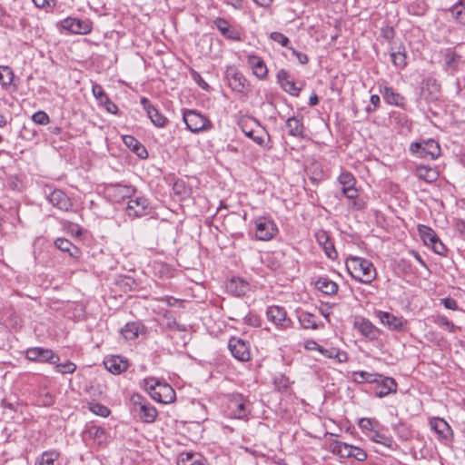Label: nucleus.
<instances>
[{
    "mask_svg": "<svg viewBox=\"0 0 465 465\" xmlns=\"http://www.w3.org/2000/svg\"><path fill=\"white\" fill-rule=\"evenodd\" d=\"M286 128L288 134L294 137H302L304 132V125L302 116H292L286 120Z\"/></svg>",
    "mask_w": 465,
    "mask_h": 465,
    "instance_id": "nucleus-24",
    "label": "nucleus"
},
{
    "mask_svg": "<svg viewBox=\"0 0 465 465\" xmlns=\"http://www.w3.org/2000/svg\"><path fill=\"white\" fill-rule=\"evenodd\" d=\"M147 401L139 393L132 394L130 398L131 411L134 412L140 409V406L146 403Z\"/></svg>",
    "mask_w": 465,
    "mask_h": 465,
    "instance_id": "nucleus-48",
    "label": "nucleus"
},
{
    "mask_svg": "<svg viewBox=\"0 0 465 465\" xmlns=\"http://www.w3.org/2000/svg\"><path fill=\"white\" fill-rule=\"evenodd\" d=\"M183 122L192 133H199L212 127L210 120L194 110H186L183 113Z\"/></svg>",
    "mask_w": 465,
    "mask_h": 465,
    "instance_id": "nucleus-4",
    "label": "nucleus"
},
{
    "mask_svg": "<svg viewBox=\"0 0 465 465\" xmlns=\"http://www.w3.org/2000/svg\"><path fill=\"white\" fill-rule=\"evenodd\" d=\"M150 203L148 199L143 196H137L134 199L130 198L126 207V213L129 217H142L149 213Z\"/></svg>",
    "mask_w": 465,
    "mask_h": 465,
    "instance_id": "nucleus-10",
    "label": "nucleus"
},
{
    "mask_svg": "<svg viewBox=\"0 0 465 465\" xmlns=\"http://www.w3.org/2000/svg\"><path fill=\"white\" fill-rule=\"evenodd\" d=\"M381 375L378 373H371L368 371H355L353 373V381L356 382H370L374 383L378 382V378H381Z\"/></svg>",
    "mask_w": 465,
    "mask_h": 465,
    "instance_id": "nucleus-38",
    "label": "nucleus"
},
{
    "mask_svg": "<svg viewBox=\"0 0 465 465\" xmlns=\"http://www.w3.org/2000/svg\"><path fill=\"white\" fill-rule=\"evenodd\" d=\"M431 429L442 439H448L452 435L451 428L441 418H434L430 420Z\"/></svg>",
    "mask_w": 465,
    "mask_h": 465,
    "instance_id": "nucleus-26",
    "label": "nucleus"
},
{
    "mask_svg": "<svg viewBox=\"0 0 465 465\" xmlns=\"http://www.w3.org/2000/svg\"><path fill=\"white\" fill-rule=\"evenodd\" d=\"M299 322L305 329H317L316 316L307 312H302L299 314Z\"/></svg>",
    "mask_w": 465,
    "mask_h": 465,
    "instance_id": "nucleus-42",
    "label": "nucleus"
},
{
    "mask_svg": "<svg viewBox=\"0 0 465 465\" xmlns=\"http://www.w3.org/2000/svg\"><path fill=\"white\" fill-rule=\"evenodd\" d=\"M88 433L94 439L99 440V443L105 440V431L103 428L98 426H92L88 430Z\"/></svg>",
    "mask_w": 465,
    "mask_h": 465,
    "instance_id": "nucleus-50",
    "label": "nucleus"
},
{
    "mask_svg": "<svg viewBox=\"0 0 465 465\" xmlns=\"http://www.w3.org/2000/svg\"><path fill=\"white\" fill-rule=\"evenodd\" d=\"M92 92L94 96L96 98V100L100 103L104 101V99L107 96V94L104 93L102 85L98 84H93Z\"/></svg>",
    "mask_w": 465,
    "mask_h": 465,
    "instance_id": "nucleus-55",
    "label": "nucleus"
},
{
    "mask_svg": "<svg viewBox=\"0 0 465 465\" xmlns=\"http://www.w3.org/2000/svg\"><path fill=\"white\" fill-rule=\"evenodd\" d=\"M140 326L136 322H128L121 330V333L125 340L131 341L138 337Z\"/></svg>",
    "mask_w": 465,
    "mask_h": 465,
    "instance_id": "nucleus-39",
    "label": "nucleus"
},
{
    "mask_svg": "<svg viewBox=\"0 0 465 465\" xmlns=\"http://www.w3.org/2000/svg\"><path fill=\"white\" fill-rule=\"evenodd\" d=\"M133 152L137 154L140 158H146L148 156V153H147V150L145 149V147L142 144V143H139L134 150Z\"/></svg>",
    "mask_w": 465,
    "mask_h": 465,
    "instance_id": "nucleus-63",
    "label": "nucleus"
},
{
    "mask_svg": "<svg viewBox=\"0 0 465 465\" xmlns=\"http://www.w3.org/2000/svg\"><path fill=\"white\" fill-rule=\"evenodd\" d=\"M225 77L230 88L237 93H242L245 88L246 79L236 67L228 66L225 71Z\"/></svg>",
    "mask_w": 465,
    "mask_h": 465,
    "instance_id": "nucleus-11",
    "label": "nucleus"
},
{
    "mask_svg": "<svg viewBox=\"0 0 465 465\" xmlns=\"http://www.w3.org/2000/svg\"><path fill=\"white\" fill-rule=\"evenodd\" d=\"M141 104L143 109L146 111L148 117L151 122L157 127H164L168 122L167 118L163 115L153 105L151 104L150 101L143 97Z\"/></svg>",
    "mask_w": 465,
    "mask_h": 465,
    "instance_id": "nucleus-16",
    "label": "nucleus"
},
{
    "mask_svg": "<svg viewBox=\"0 0 465 465\" xmlns=\"http://www.w3.org/2000/svg\"><path fill=\"white\" fill-rule=\"evenodd\" d=\"M382 94L387 101L388 104H393V105H401L403 101V97L396 93L391 87H384L382 91Z\"/></svg>",
    "mask_w": 465,
    "mask_h": 465,
    "instance_id": "nucleus-40",
    "label": "nucleus"
},
{
    "mask_svg": "<svg viewBox=\"0 0 465 465\" xmlns=\"http://www.w3.org/2000/svg\"><path fill=\"white\" fill-rule=\"evenodd\" d=\"M316 239L319 244L322 246L326 255L329 258L335 259L337 257V252L326 232L320 231L316 232Z\"/></svg>",
    "mask_w": 465,
    "mask_h": 465,
    "instance_id": "nucleus-25",
    "label": "nucleus"
},
{
    "mask_svg": "<svg viewBox=\"0 0 465 465\" xmlns=\"http://www.w3.org/2000/svg\"><path fill=\"white\" fill-rule=\"evenodd\" d=\"M435 322L440 326L447 327L450 332H456L457 326H455L454 323L449 321L445 316H438Z\"/></svg>",
    "mask_w": 465,
    "mask_h": 465,
    "instance_id": "nucleus-54",
    "label": "nucleus"
},
{
    "mask_svg": "<svg viewBox=\"0 0 465 465\" xmlns=\"http://www.w3.org/2000/svg\"><path fill=\"white\" fill-rule=\"evenodd\" d=\"M289 49L292 50V54L297 57L302 64H306L308 63L309 59L307 54L298 52L292 47H289Z\"/></svg>",
    "mask_w": 465,
    "mask_h": 465,
    "instance_id": "nucleus-62",
    "label": "nucleus"
},
{
    "mask_svg": "<svg viewBox=\"0 0 465 465\" xmlns=\"http://www.w3.org/2000/svg\"><path fill=\"white\" fill-rule=\"evenodd\" d=\"M415 173L419 179L423 180L427 183H432L436 181L439 175L437 171L434 170L433 168L423 165L418 166L416 168Z\"/></svg>",
    "mask_w": 465,
    "mask_h": 465,
    "instance_id": "nucleus-32",
    "label": "nucleus"
},
{
    "mask_svg": "<svg viewBox=\"0 0 465 465\" xmlns=\"http://www.w3.org/2000/svg\"><path fill=\"white\" fill-rule=\"evenodd\" d=\"M48 202L61 211H69L73 207L71 199L61 190L55 189L47 196Z\"/></svg>",
    "mask_w": 465,
    "mask_h": 465,
    "instance_id": "nucleus-14",
    "label": "nucleus"
},
{
    "mask_svg": "<svg viewBox=\"0 0 465 465\" xmlns=\"http://www.w3.org/2000/svg\"><path fill=\"white\" fill-rule=\"evenodd\" d=\"M134 413L138 414L140 419L146 423L153 422L157 417L156 409L148 401L143 405L140 406V409L138 411H135Z\"/></svg>",
    "mask_w": 465,
    "mask_h": 465,
    "instance_id": "nucleus-28",
    "label": "nucleus"
},
{
    "mask_svg": "<svg viewBox=\"0 0 465 465\" xmlns=\"http://www.w3.org/2000/svg\"><path fill=\"white\" fill-rule=\"evenodd\" d=\"M331 450L333 454H336L341 458H350L351 445L341 441H334L331 444Z\"/></svg>",
    "mask_w": 465,
    "mask_h": 465,
    "instance_id": "nucleus-35",
    "label": "nucleus"
},
{
    "mask_svg": "<svg viewBox=\"0 0 465 465\" xmlns=\"http://www.w3.org/2000/svg\"><path fill=\"white\" fill-rule=\"evenodd\" d=\"M228 347L235 359L242 361H245L250 359L249 347L242 339L235 337L231 338Z\"/></svg>",
    "mask_w": 465,
    "mask_h": 465,
    "instance_id": "nucleus-13",
    "label": "nucleus"
},
{
    "mask_svg": "<svg viewBox=\"0 0 465 465\" xmlns=\"http://www.w3.org/2000/svg\"><path fill=\"white\" fill-rule=\"evenodd\" d=\"M316 288L327 295L335 294L338 291V284L328 278L321 277L315 283Z\"/></svg>",
    "mask_w": 465,
    "mask_h": 465,
    "instance_id": "nucleus-30",
    "label": "nucleus"
},
{
    "mask_svg": "<svg viewBox=\"0 0 465 465\" xmlns=\"http://www.w3.org/2000/svg\"><path fill=\"white\" fill-rule=\"evenodd\" d=\"M277 81L285 92L293 96L299 95L302 87L296 86V84L291 79V76L286 70L281 69L278 71Z\"/></svg>",
    "mask_w": 465,
    "mask_h": 465,
    "instance_id": "nucleus-19",
    "label": "nucleus"
},
{
    "mask_svg": "<svg viewBox=\"0 0 465 465\" xmlns=\"http://www.w3.org/2000/svg\"><path fill=\"white\" fill-rule=\"evenodd\" d=\"M319 351L326 358L336 359L339 362H344L348 359L346 352L333 347L325 349L322 346Z\"/></svg>",
    "mask_w": 465,
    "mask_h": 465,
    "instance_id": "nucleus-34",
    "label": "nucleus"
},
{
    "mask_svg": "<svg viewBox=\"0 0 465 465\" xmlns=\"http://www.w3.org/2000/svg\"><path fill=\"white\" fill-rule=\"evenodd\" d=\"M26 359L31 361L37 362H47V363H56L60 361V357L55 354L50 349H45L41 347H33L27 349L25 352Z\"/></svg>",
    "mask_w": 465,
    "mask_h": 465,
    "instance_id": "nucleus-6",
    "label": "nucleus"
},
{
    "mask_svg": "<svg viewBox=\"0 0 465 465\" xmlns=\"http://www.w3.org/2000/svg\"><path fill=\"white\" fill-rule=\"evenodd\" d=\"M228 410L231 417L244 419L250 413L247 401L240 394L232 395L228 402Z\"/></svg>",
    "mask_w": 465,
    "mask_h": 465,
    "instance_id": "nucleus-9",
    "label": "nucleus"
},
{
    "mask_svg": "<svg viewBox=\"0 0 465 465\" xmlns=\"http://www.w3.org/2000/svg\"><path fill=\"white\" fill-rule=\"evenodd\" d=\"M33 121L38 124H47L50 121L48 114L44 111H38L32 116Z\"/></svg>",
    "mask_w": 465,
    "mask_h": 465,
    "instance_id": "nucleus-52",
    "label": "nucleus"
},
{
    "mask_svg": "<svg viewBox=\"0 0 465 465\" xmlns=\"http://www.w3.org/2000/svg\"><path fill=\"white\" fill-rule=\"evenodd\" d=\"M377 316L381 323L391 330H401L402 327L401 319L390 312L380 311L377 312Z\"/></svg>",
    "mask_w": 465,
    "mask_h": 465,
    "instance_id": "nucleus-27",
    "label": "nucleus"
},
{
    "mask_svg": "<svg viewBox=\"0 0 465 465\" xmlns=\"http://www.w3.org/2000/svg\"><path fill=\"white\" fill-rule=\"evenodd\" d=\"M214 25L219 32L226 38L233 41H241V34L223 18H217Z\"/></svg>",
    "mask_w": 465,
    "mask_h": 465,
    "instance_id": "nucleus-21",
    "label": "nucleus"
},
{
    "mask_svg": "<svg viewBox=\"0 0 465 465\" xmlns=\"http://www.w3.org/2000/svg\"><path fill=\"white\" fill-rule=\"evenodd\" d=\"M248 282L240 278H232L226 286L227 290L236 296H242L245 294V292L248 291Z\"/></svg>",
    "mask_w": 465,
    "mask_h": 465,
    "instance_id": "nucleus-29",
    "label": "nucleus"
},
{
    "mask_svg": "<svg viewBox=\"0 0 465 465\" xmlns=\"http://www.w3.org/2000/svg\"><path fill=\"white\" fill-rule=\"evenodd\" d=\"M418 232L426 245H430L435 242L438 238L436 232L426 225L420 224L418 226Z\"/></svg>",
    "mask_w": 465,
    "mask_h": 465,
    "instance_id": "nucleus-36",
    "label": "nucleus"
},
{
    "mask_svg": "<svg viewBox=\"0 0 465 465\" xmlns=\"http://www.w3.org/2000/svg\"><path fill=\"white\" fill-rule=\"evenodd\" d=\"M375 383L374 393L379 398L385 397L397 391V383L392 378L381 376L378 378V382Z\"/></svg>",
    "mask_w": 465,
    "mask_h": 465,
    "instance_id": "nucleus-17",
    "label": "nucleus"
},
{
    "mask_svg": "<svg viewBox=\"0 0 465 465\" xmlns=\"http://www.w3.org/2000/svg\"><path fill=\"white\" fill-rule=\"evenodd\" d=\"M354 327L366 338L375 340L378 338L379 331L377 328L367 319L363 317H355Z\"/></svg>",
    "mask_w": 465,
    "mask_h": 465,
    "instance_id": "nucleus-18",
    "label": "nucleus"
},
{
    "mask_svg": "<svg viewBox=\"0 0 465 465\" xmlns=\"http://www.w3.org/2000/svg\"><path fill=\"white\" fill-rule=\"evenodd\" d=\"M177 465H204L201 455L196 453H182Z\"/></svg>",
    "mask_w": 465,
    "mask_h": 465,
    "instance_id": "nucleus-33",
    "label": "nucleus"
},
{
    "mask_svg": "<svg viewBox=\"0 0 465 465\" xmlns=\"http://www.w3.org/2000/svg\"><path fill=\"white\" fill-rule=\"evenodd\" d=\"M55 246L62 252H68L71 256H74L78 252V249L69 240L59 238L54 242Z\"/></svg>",
    "mask_w": 465,
    "mask_h": 465,
    "instance_id": "nucleus-43",
    "label": "nucleus"
},
{
    "mask_svg": "<svg viewBox=\"0 0 465 465\" xmlns=\"http://www.w3.org/2000/svg\"><path fill=\"white\" fill-rule=\"evenodd\" d=\"M53 364L55 365L56 371L60 372V373H64V374L73 373L76 370V365L69 361H67L64 363H59V361H58V362L53 363Z\"/></svg>",
    "mask_w": 465,
    "mask_h": 465,
    "instance_id": "nucleus-47",
    "label": "nucleus"
},
{
    "mask_svg": "<svg viewBox=\"0 0 465 465\" xmlns=\"http://www.w3.org/2000/svg\"><path fill=\"white\" fill-rule=\"evenodd\" d=\"M144 386L150 396L155 401L167 404L175 400L174 390L166 382L160 381L154 377L146 378Z\"/></svg>",
    "mask_w": 465,
    "mask_h": 465,
    "instance_id": "nucleus-2",
    "label": "nucleus"
},
{
    "mask_svg": "<svg viewBox=\"0 0 465 465\" xmlns=\"http://www.w3.org/2000/svg\"><path fill=\"white\" fill-rule=\"evenodd\" d=\"M450 13L457 23L465 25V0H460L450 8Z\"/></svg>",
    "mask_w": 465,
    "mask_h": 465,
    "instance_id": "nucleus-37",
    "label": "nucleus"
},
{
    "mask_svg": "<svg viewBox=\"0 0 465 465\" xmlns=\"http://www.w3.org/2000/svg\"><path fill=\"white\" fill-rule=\"evenodd\" d=\"M124 143L127 147H129L132 151L140 143L138 140L131 135H126L124 137Z\"/></svg>",
    "mask_w": 465,
    "mask_h": 465,
    "instance_id": "nucleus-60",
    "label": "nucleus"
},
{
    "mask_svg": "<svg viewBox=\"0 0 465 465\" xmlns=\"http://www.w3.org/2000/svg\"><path fill=\"white\" fill-rule=\"evenodd\" d=\"M89 410L102 417H107L110 414V410L106 406L100 403H91Z\"/></svg>",
    "mask_w": 465,
    "mask_h": 465,
    "instance_id": "nucleus-49",
    "label": "nucleus"
},
{
    "mask_svg": "<svg viewBox=\"0 0 465 465\" xmlns=\"http://www.w3.org/2000/svg\"><path fill=\"white\" fill-rule=\"evenodd\" d=\"M441 303L444 305V307H445L446 309L453 310V311H455V310H457V309H458V303H457V302H456L454 299H452V298H450V297H448V298H443V299L441 300Z\"/></svg>",
    "mask_w": 465,
    "mask_h": 465,
    "instance_id": "nucleus-59",
    "label": "nucleus"
},
{
    "mask_svg": "<svg viewBox=\"0 0 465 465\" xmlns=\"http://www.w3.org/2000/svg\"><path fill=\"white\" fill-rule=\"evenodd\" d=\"M391 62L393 63V64L396 67H398L400 69H403L407 65V61H406L407 56H406L405 52H401V51L391 52Z\"/></svg>",
    "mask_w": 465,
    "mask_h": 465,
    "instance_id": "nucleus-45",
    "label": "nucleus"
},
{
    "mask_svg": "<svg viewBox=\"0 0 465 465\" xmlns=\"http://www.w3.org/2000/svg\"><path fill=\"white\" fill-rule=\"evenodd\" d=\"M430 84L433 87V96L431 99H437L438 94L440 93V85L436 83V80L431 78L426 80V85L429 86Z\"/></svg>",
    "mask_w": 465,
    "mask_h": 465,
    "instance_id": "nucleus-61",
    "label": "nucleus"
},
{
    "mask_svg": "<svg viewBox=\"0 0 465 465\" xmlns=\"http://www.w3.org/2000/svg\"><path fill=\"white\" fill-rule=\"evenodd\" d=\"M350 458H354L359 461H363L367 459V453L362 449L351 445Z\"/></svg>",
    "mask_w": 465,
    "mask_h": 465,
    "instance_id": "nucleus-53",
    "label": "nucleus"
},
{
    "mask_svg": "<svg viewBox=\"0 0 465 465\" xmlns=\"http://www.w3.org/2000/svg\"><path fill=\"white\" fill-rule=\"evenodd\" d=\"M338 183L341 186L342 194L349 200H351V205L353 208L357 210H361L362 208V204L356 201V198L359 195L358 190L355 187L356 179L352 173L350 172H341L338 177Z\"/></svg>",
    "mask_w": 465,
    "mask_h": 465,
    "instance_id": "nucleus-3",
    "label": "nucleus"
},
{
    "mask_svg": "<svg viewBox=\"0 0 465 465\" xmlns=\"http://www.w3.org/2000/svg\"><path fill=\"white\" fill-rule=\"evenodd\" d=\"M444 69L450 74L459 70L461 64V56L453 51L448 50L444 54Z\"/></svg>",
    "mask_w": 465,
    "mask_h": 465,
    "instance_id": "nucleus-23",
    "label": "nucleus"
},
{
    "mask_svg": "<svg viewBox=\"0 0 465 465\" xmlns=\"http://www.w3.org/2000/svg\"><path fill=\"white\" fill-rule=\"evenodd\" d=\"M106 197L114 202L120 203L125 198H131L135 192V189L130 185H124L121 183L109 184L105 187Z\"/></svg>",
    "mask_w": 465,
    "mask_h": 465,
    "instance_id": "nucleus-8",
    "label": "nucleus"
},
{
    "mask_svg": "<svg viewBox=\"0 0 465 465\" xmlns=\"http://www.w3.org/2000/svg\"><path fill=\"white\" fill-rule=\"evenodd\" d=\"M60 454L56 450L45 451L35 461V465H54Z\"/></svg>",
    "mask_w": 465,
    "mask_h": 465,
    "instance_id": "nucleus-41",
    "label": "nucleus"
},
{
    "mask_svg": "<svg viewBox=\"0 0 465 465\" xmlns=\"http://www.w3.org/2000/svg\"><path fill=\"white\" fill-rule=\"evenodd\" d=\"M346 268L351 277L361 282L371 283L376 278L373 264L364 258L357 256L347 258Z\"/></svg>",
    "mask_w": 465,
    "mask_h": 465,
    "instance_id": "nucleus-1",
    "label": "nucleus"
},
{
    "mask_svg": "<svg viewBox=\"0 0 465 465\" xmlns=\"http://www.w3.org/2000/svg\"><path fill=\"white\" fill-rule=\"evenodd\" d=\"M371 440L377 443L382 444L389 449H393V440L391 437L380 433L379 431H374L373 435L371 436Z\"/></svg>",
    "mask_w": 465,
    "mask_h": 465,
    "instance_id": "nucleus-46",
    "label": "nucleus"
},
{
    "mask_svg": "<svg viewBox=\"0 0 465 465\" xmlns=\"http://www.w3.org/2000/svg\"><path fill=\"white\" fill-rule=\"evenodd\" d=\"M247 62L255 76L262 80L267 77V66L264 61L260 56L255 54H250L247 57Z\"/></svg>",
    "mask_w": 465,
    "mask_h": 465,
    "instance_id": "nucleus-22",
    "label": "nucleus"
},
{
    "mask_svg": "<svg viewBox=\"0 0 465 465\" xmlns=\"http://www.w3.org/2000/svg\"><path fill=\"white\" fill-rule=\"evenodd\" d=\"M268 319L281 329L291 326L292 321L286 317V312L280 306H270L266 311Z\"/></svg>",
    "mask_w": 465,
    "mask_h": 465,
    "instance_id": "nucleus-12",
    "label": "nucleus"
},
{
    "mask_svg": "<svg viewBox=\"0 0 465 465\" xmlns=\"http://www.w3.org/2000/svg\"><path fill=\"white\" fill-rule=\"evenodd\" d=\"M378 424L377 420L370 418H362L359 421V426L363 430H372L374 426Z\"/></svg>",
    "mask_w": 465,
    "mask_h": 465,
    "instance_id": "nucleus-56",
    "label": "nucleus"
},
{
    "mask_svg": "<svg viewBox=\"0 0 465 465\" xmlns=\"http://www.w3.org/2000/svg\"><path fill=\"white\" fill-rule=\"evenodd\" d=\"M14 79V73L8 66H0V84L4 87L10 85Z\"/></svg>",
    "mask_w": 465,
    "mask_h": 465,
    "instance_id": "nucleus-44",
    "label": "nucleus"
},
{
    "mask_svg": "<svg viewBox=\"0 0 465 465\" xmlns=\"http://www.w3.org/2000/svg\"><path fill=\"white\" fill-rule=\"evenodd\" d=\"M411 151L418 153L421 158H430L431 160L438 158L440 154V145L433 139L411 143Z\"/></svg>",
    "mask_w": 465,
    "mask_h": 465,
    "instance_id": "nucleus-5",
    "label": "nucleus"
},
{
    "mask_svg": "<svg viewBox=\"0 0 465 465\" xmlns=\"http://www.w3.org/2000/svg\"><path fill=\"white\" fill-rule=\"evenodd\" d=\"M105 368L114 374H120L128 368V361L119 355H114L104 360Z\"/></svg>",
    "mask_w": 465,
    "mask_h": 465,
    "instance_id": "nucleus-20",
    "label": "nucleus"
},
{
    "mask_svg": "<svg viewBox=\"0 0 465 465\" xmlns=\"http://www.w3.org/2000/svg\"><path fill=\"white\" fill-rule=\"evenodd\" d=\"M430 246L433 251L440 255H444L447 252L446 246L441 242L439 237L436 239L435 242L430 244Z\"/></svg>",
    "mask_w": 465,
    "mask_h": 465,
    "instance_id": "nucleus-58",
    "label": "nucleus"
},
{
    "mask_svg": "<svg viewBox=\"0 0 465 465\" xmlns=\"http://www.w3.org/2000/svg\"><path fill=\"white\" fill-rule=\"evenodd\" d=\"M455 227L457 231L465 238V221L458 220L455 223Z\"/></svg>",
    "mask_w": 465,
    "mask_h": 465,
    "instance_id": "nucleus-64",
    "label": "nucleus"
},
{
    "mask_svg": "<svg viewBox=\"0 0 465 465\" xmlns=\"http://www.w3.org/2000/svg\"><path fill=\"white\" fill-rule=\"evenodd\" d=\"M270 38L276 42V43H279L282 46H284V47H288V45L290 43V40L287 36H285L283 34L280 33V32H272L270 35Z\"/></svg>",
    "mask_w": 465,
    "mask_h": 465,
    "instance_id": "nucleus-51",
    "label": "nucleus"
},
{
    "mask_svg": "<svg viewBox=\"0 0 465 465\" xmlns=\"http://www.w3.org/2000/svg\"><path fill=\"white\" fill-rule=\"evenodd\" d=\"M61 25L64 29L74 33V34H87L91 31V25L88 22L67 17L61 22Z\"/></svg>",
    "mask_w": 465,
    "mask_h": 465,
    "instance_id": "nucleus-15",
    "label": "nucleus"
},
{
    "mask_svg": "<svg viewBox=\"0 0 465 465\" xmlns=\"http://www.w3.org/2000/svg\"><path fill=\"white\" fill-rule=\"evenodd\" d=\"M100 104L104 105L107 112L111 114H116L118 111L117 105L113 103L108 96H106L104 101L99 103Z\"/></svg>",
    "mask_w": 465,
    "mask_h": 465,
    "instance_id": "nucleus-57",
    "label": "nucleus"
},
{
    "mask_svg": "<svg viewBox=\"0 0 465 465\" xmlns=\"http://www.w3.org/2000/svg\"><path fill=\"white\" fill-rule=\"evenodd\" d=\"M247 120H242L240 123V126L242 131L244 133L246 136L251 138L253 142H255L259 145L263 144V132L262 131H255L252 128H249L247 125Z\"/></svg>",
    "mask_w": 465,
    "mask_h": 465,
    "instance_id": "nucleus-31",
    "label": "nucleus"
},
{
    "mask_svg": "<svg viewBox=\"0 0 465 465\" xmlns=\"http://www.w3.org/2000/svg\"><path fill=\"white\" fill-rule=\"evenodd\" d=\"M255 235L258 240L269 241L274 237L278 229L273 221L265 217H259L255 220Z\"/></svg>",
    "mask_w": 465,
    "mask_h": 465,
    "instance_id": "nucleus-7",
    "label": "nucleus"
}]
</instances>
